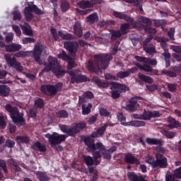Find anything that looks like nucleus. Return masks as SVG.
Returning <instances> with one entry per match:
<instances>
[{
  "instance_id": "nucleus-1",
  "label": "nucleus",
  "mask_w": 181,
  "mask_h": 181,
  "mask_svg": "<svg viewBox=\"0 0 181 181\" xmlns=\"http://www.w3.org/2000/svg\"><path fill=\"white\" fill-rule=\"evenodd\" d=\"M93 57L95 62L88 61V70L98 74V76H101L103 70H105L110 66V62L112 60V56L108 54H95Z\"/></svg>"
},
{
  "instance_id": "nucleus-2",
  "label": "nucleus",
  "mask_w": 181,
  "mask_h": 181,
  "mask_svg": "<svg viewBox=\"0 0 181 181\" xmlns=\"http://www.w3.org/2000/svg\"><path fill=\"white\" fill-rule=\"evenodd\" d=\"M105 131H107V124H104L100 127L97 129V131L93 132L90 136L84 137L83 142L87 146L86 151H88V152H95L97 149H100V151L105 149L103 143L98 142L95 144L94 138H100V136H103V135L105 134Z\"/></svg>"
},
{
  "instance_id": "nucleus-3",
  "label": "nucleus",
  "mask_w": 181,
  "mask_h": 181,
  "mask_svg": "<svg viewBox=\"0 0 181 181\" xmlns=\"http://www.w3.org/2000/svg\"><path fill=\"white\" fill-rule=\"evenodd\" d=\"M6 111L9 112V115L12 119V122L17 127H25L26 125V119H25V113L21 112L18 107H12L11 104L5 105Z\"/></svg>"
},
{
  "instance_id": "nucleus-4",
  "label": "nucleus",
  "mask_w": 181,
  "mask_h": 181,
  "mask_svg": "<svg viewBox=\"0 0 181 181\" xmlns=\"http://www.w3.org/2000/svg\"><path fill=\"white\" fill-rule=\"evenodd\" d=\"M28 56H31L32 57V51H18L16 54H14V57L12 58L11 55H5V60L7 64H9L11 67L15 69L19 73H22L23 71V66L21 64V62L16 61V58H23Z\"/></svg>"
},
{
  "instance_id": "nucleus-5",
  "label": "nucleus",
  "mask_w": 181,
  "mask_h": 181,
  "mask_svg": "<svg viewBox=\"0 0 181 181\" xmlns=\"http://www.w3.org/2000/svg\"><path fill=\"white\" fill-rule=\"evenodd\" d=\"M112 15L117 19H121L127 22L122 23L120 25V32L122 35H127V33L129 32V24L132 25L134 28H136V22H135V20L134 18L131 17V16H128L127 14L117 11H113Z\"/></svg>"
},
{
  "instance_id": "nucleus-6",
  "label": "nucleus",
  "mask_w": 181,
  "mask_h": 181,
  "mask_svg": "<svg viewBox=\"0 0 181 181\" xmlns=\"http://www.w3.org/2000/svg\"><path fill=\"white\" fill-rule=\"evenodd\" d=\"M87 127V123L86 122L82 121L78 123H75L71 128H69V126L66 124H59V129L64 134H67L69 136L74 137L77 134H80L83 129Z\"/></svg>"
},
{
  "instance_id": "nucleus-7",
  "label": "nucleus",
  "mask_w": 181,
  "mask_h": 181,
  "mask_svg": "<svg viewBox=\"0 0 181 181\" xmlns=\"http://www.w3.org/2000/svg\"><path fill=\"white\" fill-rule=\"evenodd\" d=\"M132 64H134V66H136V67H138V69H139L140 70H143V71L147 73V74H148L149 76H158V73H159L157 69H152V66H156V64H158V62L155 59H151L147 58L146 64H144V65L140 64L136 61H133Z\"/></svg>"
},
{
  "instance_id": "nucleus-8",
  "label": "nucleus",
  "mask_w": 181,
  "mask_h": 181,
  "mask_svg": "<svg viewBox=\"0 0 181 181\" xmlns=\"http://www.w3.org/2000/svg\"><path fill=\"white\" fill-rule=\"evenodd\" d=\"M43 49H45V45H43L42 42H37L35 44L33 50L31 51L30 53H32V57L37 64L40 66H45L46 67L47 66H49V64H47V62H43L41 58L42 53H43Z\"/></svg>"
},
{
  "instance_id": "nucleus-9",
  "label": "nucleus",
  "mask_w": 181,
  "mask_h": 181,
  "mask_svg": "<svg viewBox=\"0 0 181 181\" xmlns=\"http://www.w3.org/2000/svg\"><path fill=\"white\" fill-rule=\"evenodd\" d=\"M25 10L24 15L28 22H30V21L35 18V16H33L32 12H34L35 15H45V12L40 10L36 4H33V6L28 4V7H25Z\"/></svg>"
},
{
  "instance_id": "nucleus-10",
  "label": "nucleus",
  "mask_w": 181,
  "mask_h": 181,
  "mask_svg": "<svg viewBox=\"0 0 181 181\" xmlns=\"http://www.w3.org/2000/svg\"><path fill=\"white\" fill-rule=\"evenodd\" d=\"M45 137L48 139V141L52 146H56V145H60L62 142H64L67 136L66 134H59L58 133L54 132L52 134L47 133L45 135Z\"/></svg>"
},
{
  "instance_id": "nucleus-11",
  "label": "nucleus",
  "mask_w": 181,
  "mask_h": 181,
  "mask_svg": "<svg viewBox=\"0 0 181 181\" xmlns=\"http://www.w3.org/2000/svg\"><path fill=\"white\" fill-rule=\"evenodd\" d=\"M91 153H93V158L90 156H86L85 157H83V162H85L87 166H98V165H100V163H101V158L103 157V156L100 153V151H95Z\"/></svg>"
},
{
  "instance_id": "nucleus-12",
  "label": "nucleus",
  "mask_w": 181,
  "mask_h": 181,
  "mask_svg": "<svg viewBox=\"0 0 181 181\" xmlns=\"http://www.w3.org/2000/svg\"><path fill=\"white\" fill-rule=\"evenodd\" d=\"M146 142L148 145H158V146L156 147V151L157 153H165L166 152V148L165 147H163L164 141L163 140L158 138H151V137H147L146 139Z\"/></svg>"
},
{
  "instance_id": "nucleus-13",
  "label": "nucleus",
  "mask_w": 181,
  "mask_h": 181,
  "mask_svg": "<svg viewBox=\"0 0 181 181\" xmlns=\"http://www.w3.org/2000/svg\"><path fill=\"white\" fill-rule=\"evenodd\" d=\"M139 22H140V23H143L144 29L146 33H152L153 35L156 33V28H152V21L151 18L145 16H141L139 18Z\"/></svg>"
},
{
  "instance_id": "nucleus-14",
  "label": "nucleus",
  "mask_w": 181,
  "mask_h": 181,
  "mask_svg": "<svg viewBox=\"0 0 181 181\" xmlns=\"http://www.w3.org/2000/svg\"><path fill=\"white\" fill-rule=\"evenodd\" d=\"M138 100H142V97L136 96L130 98L129 103L124 107L129 112H135L136 110L141 109V105L138 103Z\"/></svg>"
},
{
  "instance_id": "nucleus-15",
  "label": "nucleus",
  "mask_w": 181,
  "mask_h": 181,
  "mask_svg": "<svg viewBox=\"0 0 181 181\" xmlns=\"http://www.w3.org/2000/svg\"><path fill=\"white\" fill-rule=\"evenodd\" d=\"M168 158L165 156L160 153H156V162L154 163L156 168L165 169L168 168Z\"/></svg>"
},
{
  "instance_id": "nucleus-16",
  "label": "nucleus",
  "mask_w": 181,
  "mask_h": 181,
  "mask_svg": "<svg viewBox=\"0 0 181 181\" xmlns=\"http://www.w3.org/2000/svg\"><path fill=\"white\" fill-rule=\"evenodd\" d=\"M40 91L42 93V94L49 95V97L56 95V94H57V90L56 89V86H54V85H42L40 86Z\"/></svg>"
},
{
  "instance_id": "nucleus-17",
  "label": "nucleus",
  "mask_w": 181,
  "mask_h": 181,
  "mask_svg": "<svg viewBox=\"0 0 181 181\" xmlns=\"http://www.w3.org/2000/svg\"><path fill=\"white\" fill-rule=\"evenodd\" d=\"M67 73L71 75L70 83H71V84H74L75 83L77 84H78V83H84V81H87L88 80L87 76L84 75H78L76 73V71H68Z\"/></svg>"
},
{
  "instance_id": "nucleus-18",
  "label": "nucleus",
  "mask_w": 181,
  "mask_h": 181,
  "mask_svg": "<svg viewBox=\"0 0 181 181\" xmlns=\"http://www.w3.org/2000/svg\"><path fill=\"white\" fill-rule=\"evenodd\" d=\"M64 46L66 50H68L72 57H76V53H77V47H78V44L76 42L66 41L64 43Z\"/></svg>"
},
{
  "instance_id": "nucleus-19",
  "label": "nucleus",
  "mask_w": 181,
  "mask_h": 181,
  "mask_svg": "<svg viewBox=\"0 0 181 181\" xmlns=\"http://www.w3.org/2000/svg\"><path fill=\"white\" fill-rule=\"evenodd\" d=\"M162 116V114L159 111H150L144 110L143 112V119L144 121H151L152 118H159Z\"/></svg>"
},
{
  "instance_id": "nucleus-20",
  "label": "nucleus",
  "mask_w": 181,
  "mask_h": 181,
  "mask_svg": "<svg viewBox=\"0 0 181 181\" xmlns=\"http://www.w3.org/2000/svg\"><path fill=\"white\" fill-rule=\"evenodd\" d=\"M179 179H181V166L174 170L173 173L165 175V181H180Z\"/></svg>"
},
{
  "instance_id": "nucleus-21",
  "label": "nucleus",
  "mask_w": 181,
  "mask_h": 181,
  "mask_svg": "<svg viewBox=\"0 0 181 181\" xmlns=\"http://www.w3.org/2000/svg\"><path fill=\"white\" fill-rule=\"evenodd\" d=\"M110 85L112 86L110 88L111 90L114 88V90L119 91L120 94L122 93H127V91H129V88L125 84L119 83L118 82H111Z\"/></svg>"
},
{
  "instance_id": "nucleus-22",
  "label": "nucleus",
  "mask_w": 181,
  "mask_h": 181,
  "mask_svg": "<svg viewBox=\"0 0 181 181\" xmlns=\"http://www.w3.org/2000/svg\"><path fill=\"white\" fill-rule=\"evenodd\" d=\"M124 160L125 163H128L129 165H141L139 159L131 153H128L124 156Z\"/></svg>"
},
{
  "instance_id": "nucleus-23",
  "label": "nucleus",
  "mask_w": 181,
  "mask_h": 181,
  "mask_svg": "<svg viewBox=\"0 0 181 181\" xmlns=\"http://www.w3.org/2000/svg\"><path fill=\"white\" fill-rule=\"evenodd\" d=\"M47 62L48 65L45 67L49 69V71H52L58 66H60V64H59V61L57 60V58L54 57L49 56L47 59Z\"/></svg>"
},
{
  "instance_id": "nucleus-24",
  "label": "nucleus",
  "mask_w": 181,
  "mask_h": 181,
  "mask_svg": "<svg viewBox=\"0 0 181 181\" xmlns=\"http://www.w3.org/2000/svg\"><path fill=\"white\" fill-rule=\"evenodd\" d=\"M138 76L139 80L137 81V83H139L140 86L144 85V82L147 83V84H152V83H153V78H152V77L148 76L141 72L138 74Z\"/></svg>"
},
{
  "instance_id": "nucleus-25",
  "label": "nucleus",
  "mask_w": 181,
  "mask_h": 181,
  "mask_svg": "<svg viewBox=\"0 0 181 181\" xmlns=\"http://www.w3.org/2000/svg\"><path fill=\"white\" fill-rule=\"evenodd\" d=\"M32 149L33 151H36L37 152H42L45 153L46 151H47V148L46 147V145L44 144H42L40 141H37L33 143V144L31 146Z\"/></svg>"
},
{
  "instance_id": "nucleus-26",
  "label": "nucleus",
  "mask_w": 181,
  "mask_h": 181,
  "mask_svg": "<svg viewBox=\"0 0 181 181\" xmlns=\"http://www.w3.org/2000/svg\"><path fill=\"white\" fill-rule=\"evenodd\" d=\"M6 51L8 53H15L22 49V45L17 43H11L5 47Z\"/></svg>"
},
{
  "instance_id": "nucleus-27",
  "label": "nucleus",
  "mask_w": 181,
  "mask_h": 181,
  "mask_svg": "<svg viewBox=\"0 0 181 181\" xmlns=\"http://www.w3.org/2000/svg\"><path fill=\"white\" fill-rule=\"evenodd\" d=\"M52 71L57 78H63V77H64V74H66V70H64V68H63V66L62 65H59Z\"/></svg>"
},
{
  "instance_id": "nucleus-28",
  "label": "nucleus",
  "mask_w": 181,
  "mask_h": 181,
  "mask_svg": "<svg viewBox=\"0 0 181 181\" xmlns=\"http://www.w3.org/2000/svg\"><path fill=\"white\" fill-rule=\"evenodd\" d=\"M92 81L95 83L99 88H108V87H110V83L108 82L103 81V80L98 77L94 76L92 78Z\"/></svg>"
},
{
  "instance_id": "nucleus-29",
  "label": "nucleus",
  "mask_w": 181,
  "mask_h": 181,
  "mask_svg": "<svg viewBox=\"0 0 181 181\" xmlns=\"http://www.w3.org/2000/svg\"><path fill=\"white\" fill-rule=\"evenodd\" d=\"M7 163L8 165L10 166L11 169V172H14L15 173H16V172H22V168H21V166H19L18 163H16L13 159H8Z\"/></svg>"
},
{
  "instance_id": "nucleus-30",
  "label": "nucleus",
  "mask_w": 181,
  "mask_h": 181,
  "mask_svg": "<svg viewBox=\"0 0 181 181\" xmlns=\"http://www.w3.org/2000/svg\"><path fill=\"white\" fill-rule=\"evenodd\" d=\"M127 177L131 181H147L146 180H145L144 176L142 175L138 176V175H136L135 172H132V171L127 173Z\"/></svg>"
},
{
  "instance_id": "nucleus-31",
  "label": "nucleus",
  "mask_w": 181,
  "mask_h": 181,
  "mask_svg": "<svg viewBox=\"0 0 181 181\" xmlns=\"http://www.w3.org/2000/svg\"><path fill=\"white\" fill-rule=\"evenodd\" d=\"M2 170L6 175H8V165H6V161L3 159H0V180L4 179V174H2Z\"/></svg>"
},
{
  "instance_id": "nucleus-32",
  "label": "nucleus",
  "mask_w": 181,
  "mask_h": 181,
  "mask_svg": "<svg viewBox=\"0 0 181 181\" xmlns=\"http://www.w3.org/2000/svg\"><path fill=\"white\" fill-rule=\"evenodd\" d=\"M74 34L78 36V37H81L83 36V28H81V23L80 21H76L74 25Z\"/></svg>"
},
{
  "instance_id": "nucleus-33",
  "label": "nucleus",
  "mask_w": 181,
  "mask_h": 181,
  "mask_svg": "<svg viewBox=\"0 0 181 181\" xmlns=\"http://www.w3.org/2000/svg\"><path fill=\"white\" fill-rule=\"evenodd\" d=\"M86 19V22L89 23V25H94V23H97V22H98V14L97 13H93L88 16Z\"/></svg>"
},
{
  "instance_id": "nucleus-34",
  "label": "nucleus",
  "mask_w": 181,
  "mask_h": 181,
  "mask_svg": "<svg viewBox=\"0 0 181 181\" xmlns=\"http://www.w3.org/2000/svg\"><path fill=\"white\" fill-rule=\"evenodd\" d=\"M16 141L18 145L21 146V145H23V144H25V145H27V144H29V142H30V139H29L28 136H17L16 137Z\"/></svg>"
},
{
  "instance_id": "nucleus-35",
  "label": "nucleus",
  "mask_w": 181,
  "mask_h": 181,
  "mask_svg": "<svg viewBox=\"0 0 181 181\" xmlns=\"http://www.w3.org/2000/svg\"><path fill=\"white\" fill-rule=\"evenodd\" d=\"M161 56L164 57V60L165 62V67H170V59H172V56L169 53V50L164 49V52L161 53Z\"/></svg>"
},
{
  "instance_id": "nucleus-36",
  "label": "nucleus",
  "mask_w": 181,
  "mask_h": 181,
  "mask_svg": "<svg viewBox=\"0 0 181 181\" xmlns=\"http://www.w3.org/2000/svg\"><path fill=\"white\" fill-rule=\"evenodd\" d=\"M94 98V93L93 92L88 90L85 92L81 96H79V101H82L83 103H86L87 100H91Z\"/></svg>"
},
{
  "instance_id": "nucleus-37",
  "label": "nucleus",
  "mask_w": 181,
  "mask_h": 181,
  "mask_svg": "<svg viewBox=\"0 0 181 181\" xmlns=\"http://www.w3.org/2000/svg\"><path fill=\"white\" fill-rule=\"evenodd\" d=\"M11 93V88L6 85H0V96L8 97Z\"/></svg>"
},
{
  "instance_id": "nucleus-38",
  "label": "nucleus",
  "mask_w": 181,
  "mask_h": 181,
  "mask_svg": "<svg viewBox=\"0 0 181 181\" xmlns=\"http://www.w3.org/2000/svg\"><path fill=\"white\" fill-rule=\"evenodd\" d=\"M104 148H105L103 150H100V148H96V151L97 152H100V155L101 153L103 155L104 159H106L107 160H111V153L107 151V149L105 148V146H104Z\"/></svg>"
},
{
  "instance_id": "nucleus-39",
  "label": "nucleus",
  "mask_w": 181,
  "mask_h": 181,
  "mask_svg": "<svg viewBox=\"0 0 181 181\" xmlns=\"http://www.w3.org/2000/svg\"><path fill=\"white\" fill-rule=\"evenodd\" d=\"M168 128H179L180 127V122H177L176 119L173 117H168Z\"/></svg>"
},
{
  "instance_id": "nucleus-40",
  "label": "nucleus",
  "mask_w": 181,
  "mask_h": 181,
  "mask_svg": "<svg viewBox=\"0 0 181 181\" xmlns=\"http://www.w3.org/2000/svg\"><path fill=\"white\" fill-rule=\"evenodd\" d=\"M93 108V103H88V105L86 104L82 105V115H88L91 112V109Z\"/></svg>"
},
{
  "instance_id": "nucleus-41",
  "label": "nucleus",
  "mask_w": 181,
  "mask_h": 181,
  "mask_svg": "<svg viewBox=\"0 0 181 181\" xmlns=\"http://www.w3.org/2000/svg\"><path fill=\"white\" fill-rule=\"evenodd\" d=\"M118 121L121 122V125H123L124 127H129L130 122H127V117L124 116V114L119 113L117 115Z\"/></svg>"
},
{
  "instance_id": "nucleus-42",
  "label": "nucleus",
  "mask_w": 181,
  "mask_h": 181,
  "mask_svg": "<svg viewBox=\"0 0 181 181\" xmlns=\"http://www.w3.org/2000/svg\"><path fill=\"white\" fill-rule=\"evenodd\" d=\"M78 5L81 8V9H86V8H93V6H94V5L91 4V2L85 0L80 1L78 3Z\"/></svg>"
},
{
  "instance_id": "nucleus-43",
  "label": "nucleus",
  "mask_w": 181,
  "mask_h": 181,
  "mask_svg": "<svg viewBox=\"0 0 181 181\" xmlns=\"http://www.w3.org/2000/svg\"><path fill=\"white\" fill-rule=\"evenodd\" d=\"M146 125V122L141 120H132L130 121L129 127H136V128H139L141 127H145Z\"/></svg>"
},
{
  "instance_id": "nucleus-44",
  "label": "nucleus",
  "mask_w": 181,
  "mask_h": 181,
  "mask_svg": "<svg viewBox=\"0 0 181 181\" xmlns=\"http://www.w3.org/2000/svg\"><path fill=\"white\" fill-rule=\"evenodd\" d=\"M35 175L40 181H49V177L43 171H37Z\"/></svg>"
},
{
  "instance_id": "nucleus-45",
  "label": "nucleus",
  "mask_w": 181,
  "mask_h": 181,
  "mask_svg": "<svg viewBox=\"0 0 181 181\" xmlns=\"http://www.w3.org/2000/svg\"><path fill=\"white\" fill-rule=\"evenodd\" d=\"M89 173H91L93 175L91 180L90 181H97L98 180V170L94 169V167H90L88 168Z\"/></svg>"
},
{
  "instance_id": "nucleus-46",
  "label": "nucleus",
  "mask_w": 181,
  "mask_h": 181,
  "mask_svg": "<svg viewBox=\"0 0 181 181\" xmlns=\"http://www.w3.org/2000/svg\"><path fill=\"white\" fill-rule=\"evenodd\" d=\"M161 134L168 139H173V138L176 136V132L168 130H163Z\"/></svg>"
},
{
  "instance_id": "nucleus-47",
  "label": "nucleus",
  "mask_w": 181,
  "mask_h": 181,
  "mask_svg": "<svg viewBox=\"0 0 181 181\" xmlns=\"http://www.w3.org/2000/svg\"><path fill=\"white\" fill-rule=\"evenodd\" d=\"M100 28H104L105 26H111L112 25H115V21L114 20H105L99 22L98 23Z\"/></svg>"
},
{
  "instance_id": "nucleus-48",
  "label": "nucleus",
  "mask_w": 181,
  "mask_h": 181,
  "mask_svg": "<svg viewBox=\"0 0 181 181\" xmlns=\"http://www.w3.org/2000/svg\"><path fill=\"white\" fill-rule=\"evenodd\" d=\"M144 49L146 53H148V54H153L154 53H156V48H155L153 45L144 46Z\"/></svg>"
},
{
  "instance_id": "nucleus-49",
  "label": "nucleus",
  "mask_w": 181,
  "mask_h": 181,
  "mask_svg": "<svg viewBox=\"0 0 181 181\" xmlns=\"http://www.w3.org/2000/svg\"><path fill=\"white\" fill-rule=\"evenodd\" d=\"M57 57L64 62H67L71 57L68 55L65 50H62V52L57 55Z\"/></svg>"
},
{
  "instance_id": "nucleus-50",
  "label": "nucleus",
  "mask_w": 181,
  "mask_h": 181,
  "mask_svg": "<svg viewBox=\"0 0 181 181\" xmlns=\"http://www.w3.org/2000/svg\"><path fill=\"white\" fill-rule=\"evenodd\" d=\"M66 62L68 63V65H67L68 70H73L74 67L77 66V64L74 62V58L71 57Z\"/></svg>"
},
{
  "instance_id": "nucleus-51",
  "label": "nucleus",
  "mask_w": 181,
  "mask_h": 181,
  "mask_svg": "<svg viewBox=\"0 0 181 181\" xmlns=\"http://www.w3.org/2000/svg\"><path fill=\"white\" fill-rule=\"evenodd\" d=\"M70 9V3L67 1L61 2V10L62 12H67Z\"/></svg>"
},
{
  "instance_id": "nucleus-52",
  "label": "nucleus",
  "mask_w": 181,
  "mask_h": 181,
  "mask_svg": "<svg viewBox=\"0 0 181 181\" xmlns=\"http://www.w3.org/2000/svg\"><path fill=\"white\" fill-rule=\"evenodd\" d=\"M116 77L117 78H125L127 77H129V72H128L127 70L125 71H119V72L117 73Z\"/></svg>"
},
{
  "instance_id": "nucleus-53",
  "label": "nucleus",
  "mask_w": 181,
  "mask_h": 181,
  "mask_svg": "<svg viewBox=\"0 0 181 181\" xmlns=\"http://www.w3.org/2000/svg\"><path fill=\"white\" fill-rule=\"evenodd\" d=\"M109 32H110L113 39H118V37H121V36H122V33L119 30L110 29L109 30Z\"/></svg>"
},
{
  "instance_id": "nucleus-54",
  "label": "nucleus",
  "mask_w": 181,
  "mask_h": 181,
  "mask_svg": "<svg viewBox=\"0 0 181 181\" xmlns=\"http://www.w3.org/2000/svg\"><path fill=\"white\" fill-rule=\"evenodd\" d=\"M21 29L23 30V35H27L28 36L33 35V30L30 28H28L26 25H21Z\"/></svg>"
},
{
  "instance_id": "nucleus-55",
  "label": "nucleus",
  "mask_w": 181,
  "mask_h": 181,
  "mask_svg": "<svg viewBox=\"0 0 181 181\" xmlns=\"http://www.w3.org/2000/svg\"><path fill=\"white\" fill-rule=\"evenodd\" d=\"M35 106L36 108H43L45 107V101L43 99L38 98L35 100Z\"/></svg>"
},
{
  "instance_id": "nucleus-56",
  "label": "nucleus",
  "mask_w": 181,
  "mask_h": 181,
  "mask_svg": "<svg viewBox=\"0 0 181 181\" xmlns=\"http://www.w3.org/2000/svg\"><path fill=\"white\" fill-rule=\"evenodd\" d=\"M57 117L58 118H69V112L65 110H61L57 112Z\"/></svg>"
},
{
  "instance_id": "nucleus-57",
  "label": "nucleus",
  "mask_w": 181,
  "mask_h": 181,
  "mask_svg": "<svg viewBox=\"0 0 181 181\" xmlns=\"http://www.w3.org/2000/svg\"><path fill=\"white\" fill-rule=\"evenodd\" d=\"M6 121H8V118H6V117L0 115V128H1V129H5V128H6Z\"/></svg>"
},
{
  "instance_id": "nucleus-58",
  "label": "nucleus",
  "mask_w": 181,
  "mask_h": 181,
  "mask_svg": "<svg viewBox=\"0 0 181 181\" xmlns=\"http://www.w3.org/2000/svg\"><path fill=\"white\" fill-rule=\"evenodd\" d=\"M99 112L101 117H110V118H111V112L107 111V109L104 107H100Z\"/></svg>"
},
{
  "instance_id": "nucleus-59",
  "label": "nucleus",
  "mask_w": 181,
  "mask_h": 181,
  "mask_svg": "<svg viewBox=\"0 0 181 181\" xmlns=\"http://www.w3.org/2000/svg\"><path fill=\"white\" fill-rule=\"evenodd\" d=\"M4 142V148H10L11 149H12V148H14L16 144L13 140L11 139H6Z\"/></svg>"
},
{
  "instance_id": "nucleus-60",
  "label": "nucleus",
  "mask_w": 181,
  "mask_h": 181,
  "mask_svg": "<svg viewBox=\"0 0 181 181\" xmlns=\"http://www.w3.org/2000/svg\"><path fill=\"white\" fill-rule=\"evenodd\" d=\"M162 74H165V76H168V77H177V74L176 72L172 71H168L166 69H164L161 71Z\"/></svg>"
},
{
  "instance_id": "nucleus-61",
  "label": "nucleus",
  "mask_w": 181,
  "mask_h": 181,
  "mask_svg": "<svg viewBox=\"0 0 181 181\" xmlns=\"http://www.w3.org/2000/svg\"><path fill=\"white\" fill-rule=\"evenodd\" d=\"M50 32L54 37V40L56 42L60 40V37H59V34H57V30H56V28H52Z\"/></svg>"
},
{
  "instance_id": "nucleus-62",
  "label": "nucleus",
  "mask_w": 181,
  "mask_h": 181,
  "mask_svg": "<svg viewBox=\"0 0 181 181\" xmlns=\"http://www.w3.org/2000/svg\"><path fill=\"white\" fill-rule=\"evenodd\" d=\"M119 97H121V93L117 89L111 91V98L113 100H118Z\"/></svg>"
},
{
  "instance_id": "nucleus-63",
  "label": "nucleus",
  "mask_w": 181,
  "mask_h": 181,
  "mask_svg": "<svg viewBox=\"0 0 181 181\" xmlns=\"http://www.w3.org/2000/svg\"><path fill=\"white\" fill-rule=\"evenodd\" d=\"M105 80H110L111 81H117L118 80L116 76L108 73L105 74Z\"/></svg>"
},
{
  "instance_id": "nucleus-64",
  "label": "nucleus",
  "mask_w": 181,
  "mask_h": 181,
  "mask_svg": "<svg viewBox=\"0 0 181 181\" xmlns=\"http://www.w3.org/2000/svg\"><path fill=\"white\" fill-rule=\"evenodd\" d=\"M144 0H132V4H134V6L136 8H139L140 11L142 9V3Z\"/></svg>"
}]
</instances>
